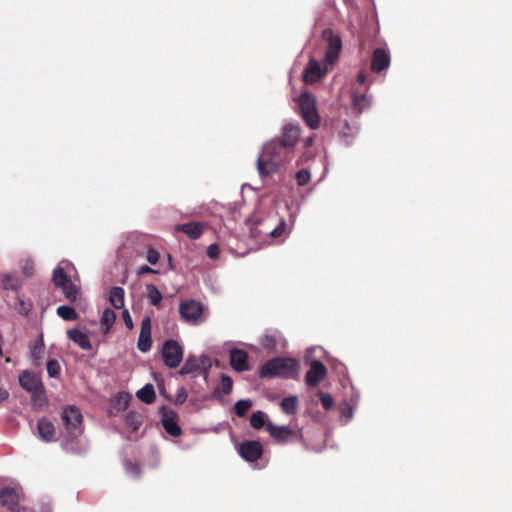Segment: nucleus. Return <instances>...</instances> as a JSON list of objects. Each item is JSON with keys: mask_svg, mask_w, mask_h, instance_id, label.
<instances>
[{"mask_svg": "<svg viewBox=\"0 0 512 512\" xmlns=\"http://www.w3.org/2000/svg\"><path fill=\"white\" fill-rule=\"evenodd\" d=\"M37 430L39 437L47 442L53 441L55 436L54 424L47 418H42L38 421Z\"/></svg>", "mask_w": 512, "mask_h": 512, "instance_id": "obj_21", "label": "nucleus"}, {"mask_svg": "<svg viewBox=\"0 0 512 512\" xmlns=\"http://www.w3.org/2000/svg\"><path fill=\"white\" fill-rule=\"evenodd\" d=\"M220 385L224 394H229L232 391L233 382L229 376L223 375L221 377Z\"/></svg>", "mask_w": 512, "mask_h": 512, "instance_id": "obj_41", "label": "nucleus"}, {"mask_svg": "<svg viewBox=\"0 0 512 512\" xmlns=\"http://www.w3.org/2000/svg\"><path fill=\"white\" fill-rule=\"evenodd\" d=\"M137 397L146 404H151L155 401L156 394L152 384H146L136 393Z\"/></svg>", "mask_w": 512, "mask_h": 512, "instance_id": "obj_27", "label": "nucleus"}, {"mask_svg": "<svg viewBox=\"0 0 512 512\" xmlns=\"http://www.w3.org/2000/svg\"><path fill=\"white\" fill-rule=\"evenodd\" d=\"M298 106L305 123L313 130L320 126V116L316 108V98L310 92H303L298 97Z\"/></svg>", "mask_w": 512, "mask_h": 512, "instance_id": "obj_4", "label": "nucleus"}, {"mask_svg": "<svg viewBox=\"0 0 512 512\" xmlns=\"http://www.w3.org/2000/svg\"><path fill=\"white\" fill-rule=\"evenodd\" d=\"M160 258V254L157 250L153 248H149L147 251L146 259L151 265H155L158 263Z\"/></svg>", "mask_w": 512, "mask_h": 512, "instance_id": "obj_42", "label": "nucleus"}, {"mask_svg": "<svg viewBox=\"0 0 512 512\" xmlns=\"http://www.w3.org/2000/svg\"><path fill=\"white\" fill-rule=\"evenodd\" d=\"M204 306L194 299H187L180 303L179 314L188 323L199 324L202 322Z\"/></svg>", "mask_w": 512, "mask_h": 512, "instance_id": "obj_6", "label": "nucleus"}, {"mask_svg": "<svg viewBox=\"0 0 512 512\" xmlns=\"http://www.w3.org/2000/svg\"><path fill=\"white\" fill-rule=\"evenodd\" d=\"M53 283L61 289L69 302H76L79 294L78 287L72 282L70 276L65 272L64 267L58 266L53 271Z\"/></svg>", "mask_w": 512, "mask_h": 512, "instance_id": "obj_5", "label": "nucleus"}, {"mask_svg": "<svg viewBox=\"0 0 512 512\" xmlns=\"http://www.w3.org/2000/svg\"><path fill=\"white\" fill-rule=\"evenodd\" d=\"M323 39L327 42L325 63L332 65L339 57L342 48V40L339 34L335 33L332 29H325L323 31Z\"/></svg>", "mask_w": 512, "mask_h": 512, "instance_id": "obj_7", "label": "nucleus"}, {"mask_svg": "<svg viewBox=\"0 0 512 512\" xmlns=\"http://www.w3.org/2000/svg\"><path fill=\"white\" fill-rule=\"evenodd\" d=\"M285 226H286L285 221L281 220L280 223L278 224V226L276 228H274L273 230H271L269 232V234L273 238L280 237L283 234L284 230H285Z\"/></svg>", "mask_w": 512, "mask_h": 512, "instance_id": "obj_45", "label": "nucleus"}, {"mask_svg": "<svg viewBox=\"0 0 512 512\" xmlns=\"http://www.w3.org/2000/svg\"><path fill=\"white\" fill-rule=\"evenodd\" d=\"M252 401L251 400H239L234 405V411L235 414L238 417H244L248 410L252 407Z\"/></svg>", "mask_w": 512, "mask_h": 512, "instance_id": "obj_34", "label": "nucleus"}, {"mask_svg": "<svg viewBox=\"0 0 512 512\" xmlns=\"http://www.w3.org/2000/svg\"><path fill=\"white\" fill-rule=\"evenodd\" d=\"M316 349H322V347L320 346H317V347H310L306 350V352L308 353H311V352H315Z\"/></svg>", "mask_w": 512, "mask_h": 512, "instance_id": "obj_55", "label": "nucleus"}, {"mask_svg": "<svg viewBox=\"0 0 512 512\" xmlns=\"http://www.w3.org/2000/svg\"><path fill=\"white\" fill-rule=\"evenodd\" d=\"M207 255L211 259H216L219 256V246L217 244H211L208 247Z\"/></svg>", "mask_w": 512, "mask_h": 512, "instance_id": "obj_48", "label": "nucleus"}, {"mask_svg": "<svg viewBox=\"0 0 512 512\" xmlns=\"http://www.w3.org/2000/svg\"><path fill=\"white\" fill-rule=\"evenodd\" d=\"M357 82L360 84V85H363L365 84L366 82V74L363 73V72H360L357 76Z\"/></svg>", "mask_w": 512, "mask_h": 512, "instance_id": "obj_52", "label": "nucleus"}, {"mask_svg": "<svg viewBox=\"0 0 512 512\" xmlns=\"http://www.w3.org/2000/svg\"><path fill=\"white\" fill-rule=\"evenodd\" d=\"M230 364L238 372H243L249 369L248 354H229Z\"/></svg>", "mask_w": 512, "mask_h": 512, "instance_id": "obj_23", "label": "nucleus"}, {"mask_svg": "<svg viewBox=\"0 0 512 512\" xmlns=\"http://www.w3.org/2000/svg\"><path fill=\"white\" fill-rule=\"evenodd\" d=\"M264 413L262 411H256L252 413L250 417V425L254 429H261L265 425Z\"/></svg>", "mask_w": 512, "mask_h": 512, "instance_id": "obj_36", "label": "nucleus"}, {"mask_svg": "<svg viewBox=\"0 0 512 512\" xmlns=\"http://www.w3.org/2000/svg\"><path fill=\"white\" fill-rule=\"evenodd\" d=\"M148 273H152V274H158L159 271L158 270H155L147 265H143L141 267L138 268V271H137V274L138 275H143V274H148Z\"/></svg>", "mask_w": 512, "mask_h": 512, "instance_id": "obj_49", "label": "nucleus"}, {"mask_svg": "<svg viewBox=\"0 0 512 512\" xmlns=\"http://www.w3.org/2000/svg\"><path fill=\"white\" fill-rule=\"evenodd\" d=\"M167 258H168L169 268H170L171 270H174V269H175V266H174V263H173V260H172V256H171L170 254H168Z\"/></svg>", "mask_w": 512, "mask_h": 512, "instance_id": "obj_54", "label": "nucleus"}, {"mask_svg": "<svg viewBox=\"0 0 512 512\" xmlns=\"http://www.w3.org/2000/svg\"><path fill=\"white\" fill-rule=\"evenodd\" d=\"M222 352L241 353L245 352V350L238 347L234 342H226L223 346Z\"/></svg>", "mask_w": 512, "mask_h": 512, "instance_id": "obj_43", "label": "nucleus"}, {"mask_svg": "<svg viewBox=\"0 0 512 512\" xmlns=\"http://www.w3.org/2000/svg\"><path fill=\"white\" fill-rule=\"evenodd\" d=\"M212 360L207 354H190L180 370V374L186 375L194 372L206 373L211 367Z\"/></svg>", "mask_w": 512, "mask_h": 512, "instance_id": "obj_8", "label": "nucleus"}, {"mask_svg": "<svg viewBox=\"0 0 512 512\" xmlns=\"http://www.w3.org/2000/svg\"><path fill=\"white\" fill-rule=\"evenodd\" d=\"M57 315L66 321H75L78 319L76 310L68 305H61L57 308Z\"/></svg>", "mask_w": 512, "mask_h": 512, "instance_id": "obj_30", "label": "nucleus"}, {"mask_svg": "<svg viewBox=\"0 0 512 512\" xmlns=\"http://www.w3.org/2000/svg\"><path fill=\"white\" fill-rule=\"evenodd\" d=\"M187 397H188V393H187L186 389L184 387H180L176 393L174 402L176 404H183L187 400Z\"/></svg>", "mask_w": 512, "mask_h": 512, "instance_id": "obj_44", "label": "nucleus"}, {"mask_svg": "<svg viewBox=\"0 0 512 512\" xmlns=\"http://www.w3.org/2000/svg\"><path fill=\"white\" fill-rule=\"evenodd\" d=\"M9 397V393L7 390H4V389H0V402L8 399Z\"/></svg>", "mask_w": 512, "mask_h": 512, "instance_id": "obj_53", "label": "nucleus"}, {"mask_svg": "<svg viewBox=\"0 0 512 512\" xmlns=\"http://www.w3.org/2000/svg\"><path fill=\"white\" fill-rule=\"evenodd\" d=\"M183 354H162L163 362L170 368H176L182 361Z\"/></svg>", "mask_w": 512, "mask_h": 512, "instance_id": "obj_35", "label": "nucleus"}, {"mask_svg": "<svg viewBox=\"0 0 512 512\" xmlns=\"http://www.w3.org/2000/svg\"><path fill=\"white\" fill-rule=\"evenodd\" d=\"M20 386L31 394L34 405H42L46 402L43 383L38 375L24 370L19 375Z\"/></svg>", "mask_w": 512, "mask_h": 512, "instance_id": "obj_3", "label": "nucleus"}, {"mask_svg": "<svg viewBox=\"0 0 512 512\" xmlns=\"http://www.w3.org/2000/svg\"><path fill=\"white\" fill-rule=\"evenodd\" d=\"M1 287L4 290L18 291L21 287L20 280L15 274H5L1 279Z\"/></svg>", "mask_w": 512, "mask_h": 512, "instance_id": "obj_26", "label": "nucleus"}, {"mask_svg": "<svg viewBox=\"0 0 512 512\" xmlns=\"http://www.w3.org/2000/svg\"><path fill=\"white\" fill-rule=\"evenodd\" d=\"M300 136V128L292 124H288L284 127L281 138L274 139L280 145H283L288 152L293 155L294 146L297 143Z\"/></svg>", "mask_w": 512, "mask_h": 512, "instance_id": "obj_13", "label": "nucleus"}, {"mask_svg": "<svg viewBox=\"0 0 512 512\" xmlns=\"http://www.w3.org/2000/svg\"><path fill=\"white\" fill-rule=\"evenodd\" d=\"M160 411L162 414L161 423L164 430L172 437L181 436L182 429L178 425V414L166 406H163Z\"/></svg>", "mask_w": 512, "mask_h": 512, "instance_id": "obj_9", "label": "nucleus"}, {"mask_svg": "<svg viewBox=\"0 0 512 512\" xmlns=\"http://www.w3.org/2000/svg\"><path fill=\"white\" fill-rule=\"evenodd\" d=\"M47 372L50 377L58 376L60 372V365L56 360H49L47 362Z\"/></svg>", "mask_w": 512, "mask_h": 512, "instance_id": "obj_40", "label": "nucleus"}, {"mask_svg": "<svg viewBox=\"0 0 512 512\" xmlns=\"http://www.w3.org/2000/svg\"><path fill=\"white\" fill-rule=\"evenodd\" d=\"M326 74V68H322L319 62L311 59L303 72L305 83H315Z\"/></svg>", "mask_w": 512, "mask_h": 512, "instance_id": "obj_19", "label": "nucleus"}, {"mask_svg": "<svg viewBox=\"0 0 512 512\" xmlns=\"http://www.w3.org/2000/svg\"><path fill=\"white\" fill-rule=\"evenodd\" d=\"M147 290V298L149 299V302L154 306H160L162 302V294L158 290V288L153 284L146 285Z\"/></svg>", "mask_w": 512, "mask_h": 512, "instance_id": "obj_28", "label": "nucleus"}, {"mask_svg": "<svg viewBox=\"0 0 512 512\" xmlns=\"http://www.w3.org/2000/svg\"><path fill=\"white\" fill-rule=\"evenodd\" d=\"M238 451L244 460L254 462L261 458L263 447L258 441L248 440L240 444Z\"/></svg>", "mask_w": 512, "mask_h": 512, "instance_id": "obj_14", "label": "nucleus"}, {"mask_svg": "<svg viewBox=\"0 0 512 512\" xmlns=\"http://www.w3.org/2000/svg\"><path fill=\"white\" fill-rule=\"evenodd\" d=\"M125 423L132 428L133 431H136L142 425V417L138 413L130 411L125 417Z\"/></svg>", "mask_w": 512, "mask_h": 512, "instance_id": "obj_33", "label": "nucleus"}, {"mask_svg": "<svg viewBox=\"0 0 512 512\" xmlns=\"http://www.w3.org/2000/svg\"><path fill=\"white\" fill-rule=\"evenodd\" d=\"M18 312L21 315H27L31 309V303L19 300Z\"/></svg>", "mask_w": 512, "mask_h": 512, "instance_id": "obj_47", "label": "nucleus"}, {"mask_svg": "<svg viewBox=\"0 0 512 512\" xmlns=\"http://www.w3.org/2000/svg\"><path fill=\"white\" fill-rule=\"evenodd\" d=\"M288 150L273 140L263 146L257 159V170L261 176H270L292 159Z\"/></svg>", "mask_w": 512, "mask_h": 512, "instance_id": "obj_1", "label": "nucleus"}, {"mask_svg": "<svg viewBox=\"0 0 512 512\" xmlns=\"http://www.w3.org/2000/svg\"><path fill=\"white\" fill-rule=\"evenodd\" d=\"M285 226H286L285 221L281 220L280 223L278 224V226L276 228H274L273 230H271L269 232V234L273 238L280 237L283 234L284 230H285Z\"/></svg>", "mask_w": 512, "mask_h": 512, "instance_id": "obj_46", "label": "nucleus"}, {"mask_svg": "<svg viewBox=\"0 0 512 512\" xmlns=\"http://www.w3.org/2000/svg\"><path fill=\"white\" fill-rule=\"evenodd\" d=\"M61 419L69 434L72 430L80 428L83 421L79 408L74 405H69L63 409Z\"/></svg>", "mask_w": 512, "mask_h": 512, "instance_id": "obj_12", "label": "nucleus"}, {"mask_svg": "<svg viewBox=\"0 0 512 512\" xmlns=\"http://www.w3.org/2000/svg\"><path fill=\"white\" fill-rule=\"evenodd\" d=\"M266 430L279 443H287L293 439H299L301 434L288 426H277L272 423L266 425Z\"/></svg>", "mask_w": 512, "mask_h": 512, "instance_id": "obj_11", "label": "nucleus"}, {"mask_svg": "<svg viewBox=\"0 0 512 512\" xmlns=\"http://www.w3.org/2000/svg\"><path fill=\"white\" fill-rule=\"evenodd\" d=\"M131 400V396L126 392H120L117 394L114 400V408L118 411L125 410Z\"/></svg>", "mask_w": 512, "mask_h": 512, "instance_id": "obj_32", "label": "nucleus"}, {"mask_svg": "<svg viewBox=\"0 0 512 512\" xmlns=\"http://www.w3.org/2000/svg\"><path fill=\"white\" fill-rule=\"evenodd\" d=\"M327 374L326 366L318 360H313L310 363V369L306 373L305 383L308 387H316L326 378Z\"/></svg>", "mask_w": 512, "mask_h": 512, "instance_id": "obj_10", "label": "nucleus"}, {"mask_svg": "<svg viewBox=\"0 0 512 512\" xmlns=\"http://www.w3.org/2000/svg\"><path fill=\"white\" fill-rule=\"evenodd\" d=\"M124 289L121 287H113L110 291L109 300L110 303L116 308L121 309L124 307Z\"/></svg>", "mask_w": 512, "mask_h": 512, "instance_id": "obj_25", "label": "nucleus"}, {"mask_svg": "<svg viewBox=\"0 0 512 512\" xmlns=\"http://www.w3.org/2000/svg\"><path fill=\"white\" fill-rule=\"evenodd\" d=\"M300 363L292 357H277L267 361L260 369L261 377L281 376L298 380Z\"/></svg>", "mask_w": 512, "mask_h": 512, "instance_id": "obj_2", "label": "nucleus"}, {"mask_svg": "<svg viewBox=\"0 0 512 512\" xmlns=\"http://www.w3.org/2000/svg\"><path fill=\"white\" fill-rule=\"evenodd\" d=\"M151 344V320L149 317H145L141 322L137 346L141 352H147L150 350Z\"/></svg>", "mask_w": 512, "mask_h": 512, "instance_id": "obj_18", "label": "nucleus"}, {"mask_svg": "<svg viewBox=\"0 0 512 512\" xmlns=\"http://www.w3.org/2000/svg\"><path fill=\"white\" fill-rule=\"evenodd\" d=\"M161 352H182V347L176 340L169 339L164 342Z\"/></svg>", "mask_w": 512, "mask_h": 512, "instance_id": "obj_39", "label": "nucleus"}, {"mask_svg": "<svg viewBox=\"0 0 512 512\" xmlns=\"http://www.w3.org/2000/svg\"><path fill=\"white\" fill-rule=\"evenodd\" d=\"M0 505L10 512H27L25 508L19 507V495L12 487H5L0 491Z\"/></svg>", "mask_w": 512, "mask_h": 512, "instance_id": "obj_15", "label": "nucleus"}, {"mask_svg": "<svg viewBox=\"0 0 512 512\" xmlns=\"http://www.w3.org/2000/svg\"><path fill=\"white\" fill-rule=\"evenodd\" d=\"M122 315H123V318H124V321H125V324H126L127 328L131 329L133 327V322H132V319L130 317L129 311L125 309L122 312Z\"/></svg>", "mask_w": 512, "mask_h": 512, "instance_id": "obj_50", "label": "nucleus"}, {"mask_svg": "<svg viewBox=\"0 0 512 512\" xmlns=\"http://www.w3.org/2000/svg\"><path fill=\"white\" fill-rule=\"evenodd\" d=\"M299 406L298 396L284 397L280 402L281 410L288 415L295 414Z\"/></svg>", "mask_w": 512, "mask_h": 512, "instance_id": "obj_24", "label": "nucleus"}, {"mask_svg": "<svg viewBox=\"0 0 512 512\" xmlns=\"http://www.w3.org/2000/svg\"><path fill=\"white\" fill-rule=\"evenodd\" d=\"M353 107L359 112H363L370 106V100L365 94H354L352 99Z\"/></svg>", "mask_w": 512, "mask_h": 512, "instance_id": "obj_31", "label": "nucleus"}, {"mask_svg": "<svg viewBox=\"0 0 512 512\" xmlns=\"http://www.w3.org/2000/svg\"><path fill=\"white\" fill-rule=\"evenodd\" d=\"M261 344L264 349L269 351H277L286 347L285 339L278 331L266 333L261 339Z\"/></svg>", "mask_w": 512, "mask_h": 512, "instance_id": "obj_17", "label": "nucleus"}, {"mask_svg": "<svg viewBox=\"0 0 512 512\" xmlns=\"http://www.w3.org/2000/svg\"><path fill=\"white\" fill-rule=\"evenodd\" d=\"M318 395L321 405L325 410H331L334 407V399L331 394L320 391Z\"/></svg>", "mask_w": 512, "mask_h": 512, "instance_id": "obj_38", "label": "nucleus"}, {"mask_svg": "<svg viewBox=\"0 0 512 512\" xmlns=\"http://www.w3.org/2000/svg\"><path fill=\"white\" fill-rule=\"evenodd\" d=\"M391 56L387 49L376 48L371 59V71L380 74L390 66Z\"/></svg>", "mask_w": 512, "mask_h": 512, "instance_id": "obj_16", "label": "nucleus"}, {"mask_svg": "<svg viewBox=\"0 0 512 512\" xmlns=\"http://www.w3.org/2000/svg\"><path fill=\"white\" fill-rule=\"evenodd\" d=\"M23 274L26 277H31L33 275V266L30 263H26L23 267Z\"/></svg>", "mask_w": 512, "mask_h": 512, "instance_id": "obj_51", "label": "nucleus"}, {"mask_svg": "<svg viewBox=\"0 0 512 512\" xmlns=\"http://www.w3.org/2000/svg\"><path fill=\"white\" fill-rule=\"evenodd\" d=\"M115 320H116V314H115L114 310H112L110 308H106L103 311L102 316H101V325H102L105 333H107L110 330V328L114 324Z\"/></svg>", "mask_w": 512, "mask_h": 512, "instance_id": "obj_29", "label": "nucleus"}, {"mask_svg": "<svg viewBox=\"0 0 512 512\" xmlns=\"http://www.w3.org/2000/svg\"><path fill=\"white\" fill-rule=\"evenodd\" d=\"M205 227H206L205 223L188 222V223L177 224L175 226V231L184 233L190 239L196 240V239L200 238Z\"/></svg>", "mask_w": 512, "mask_h": 512, "instance_id": "obj_20", "label": "nucleus"}, {"mask_svg": "<svg viewBox=\"0 0 512 512\" xmlns=\"http://www.w3.org/2000/svg\"><path fill=\"white\" fill-rule=\"evenodd\" d=\"M296 182L299 186L307 185L311 180V173L308 169L303 168L295 174Z\"/></svg>", "mask_w": 512, "mask_h": 512, "instance_id": "obj_37", "label": "nucleus"}, {"mask_svg": "<svg viewBox=\"0 0 512 512\" xmlns=\"http://www.w3.org/2000/svg\"><path fill=\"white\" fill-rule=\"evenodd\" d=\"M68 337L83 350L91 349V343L88 335L79 329H70L67 332Z\"/></svg>", "mask_w": 512, "mask_h": 512, "instance_id": "obj_22", "label": "nucleus"}]
</instances>
